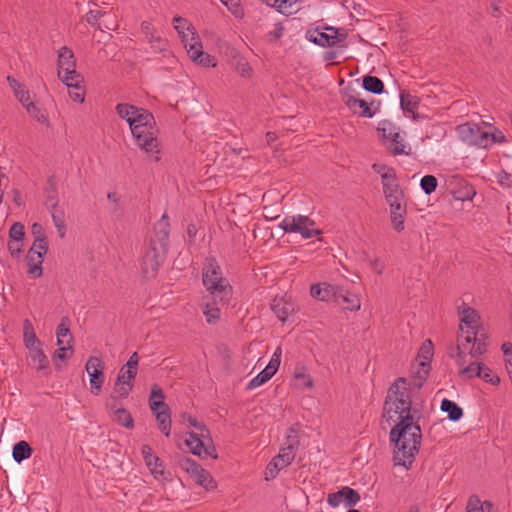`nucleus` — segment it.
I'll list each match as a JSON object with an SVG mask.
<instances>
[{"label":"nucleus","instance_id":"obj_1","mask_svg":"<svg viewBox=\"0 0 512 512\" xmlns=\"http://www.w3.org/2000/svg\"><path fill=\"white\" fill-rule=\"evenodd\" d=\"M417 413L418 410L412 407L411 384L406 378L399 377L387 391L383 418L389 424L395 423L389 434L394 445L393 461L406 469L414 462L422 441L420 417L415 418Z\"/></svg>","mask_w":512,"mask_h":512},{"label":"nucleus","instance_id":"obj_2","mask_svg":"<svg viewBox=\"0 0 512 512\" xmlns=\"http://www.w3.org/2000/svg\"><path fill=\"white\" fill-rule=\"evenodd\" d=\"M417 413L418 410L412 407L411 384L406 378L399 377L387 391L383 418L389 424L395 423L389 434L394 445L393 461L406 469L414 462L422 441L420 417L415 418Z\"/></svg>","mask_w":512,"mask_h":512},{"label":"nucleus","instance_id":"obj_3","mask_svg":"<svg viewBox=\"0 0 512 512\" xmlns=\"http://www.w3.org/2000/svg\"><path fill=\"white\" fill-rule=\"evenodd\" d=\"M170 223L166 214L154 226V236L149 246L144 250L141 259V273L144 278L152 279L157 275L158 269L168 251Z\"/></svg>","mask_w":512,"mask_h":512},{"label":"nucleus","instance_id":"obj_4","mask_svg":"<svg viewBox=\"0 0 512 512\" xmlns=\"http://www.w3.org/2000/svg\"><path fill=\"white\" fill-rule=\"evenodd\" d=\"M381 182L385 200L390 208V218L393 228L397 232L404 230V221L407 214L405 195L400 188L396 173L393 169H387L381 174Z\"/></svg>","mask_w":512,"mask_h":512},{"label":"nucleus","instance_id":"obj_5","mask_svg":"<svg viewBox=\"0 0 512 512\" xmlns=\"http://www.w3.org/2000/svg\"><path fill=\"white\" fill-rule=\"evenodd\" d=\"M138 110L130 121V130L136 145L146 153L158 154L160 149L155 118L147 109L138 107Z\"/></svg>","mask_w":512,"mask_h":512},{"label":"nucleus","instance_id":"obj_6","mask_svg":"<svg viewBox=\"0 0 512 512\" xmlns=\"http://www.w3.org/2000/svg\"><path fill=\"white\" fill-rule=\"evenodd\" d=\"M202 282L210 292L214 304L228 305L232 287L222 276L221 268L214 257L206 258L202 269Z\"/></svg>","mask_w":512,"mask_h":512},{"label":"nucleus","instance_id":"obj_7","mask_svg":"<svg viewBox=\"0 0 512 512\" xmlns=\"http://www.w3.org/2000/svg\"><path fill=\"white\" fill-rule=\"evenodd\" d=\"M461 334L458 336L456 347H450L449 356L457 358L458 366H462L466 363L465 352L469 349L468 353L473 358H478L486 352V343L484 340L478 337V331H466L464 335V329L460 326Z\"/></svg>","mask_w":512,"mask_h":512},{"label":"nucleus","instance_id":"obj_8","mask_svg":"<svg viewBox=\"0 0 512 512\" xmlns=\"http://www.w3.org/2000/svg\"><path fill=\"white\" fill-rule=\"evenodd\" d=\"M456 130L459 138L469 146L488 148L498 141L496 134L485 130L477 124L467 122L458 125Z\"/></svg>","mask_w":512,"mask_h":512},{"label":"nucleus","instance_id":"obj_9","mask_svg":"<svg viewBox=\"0 0 512 512\" xmlns=\"http://www.w3.org/2000/svg\"><path fill=\"white\" fill-rule=\"evenodd\" d=\"M314 226L315 222L304 215L286 216L279 225L286 233H299L304 239L321 234V231Z\"/></svg>","mask_w":512,"mask_h":512},{"label":"nucleus","instance_id":"obj_10","mask_svg":"<svg viewBox=\"0 0 512 512\" xmlns=\"http://www.w3.org/2000/svg\"><path fill=\"white\" fill-rule=\"evenodd\" d=\"M181 38L185 48L187 49V53L193 62L204 67H214L216 65L215 59L209 54L203 52L202 43L194 31H189V33L181 35Z\"/></svg>","mask_w":512,"mask_h":512},{"label":"nucleus","instance_id":"obj_11","mask_svg":"<svg viewBox=\"0 0 512 512\" xmlns=\"http://www.w3.org/2000/svg\"><path fill=\"white\" fill-rule=\"evenodd\" d=\"M85 369L90 377V392L97 396L101 392L105 379L103 362L99 357L91 356L85 365Z\"/></svg>","mask_w":512,"mask_h":512},{"label":"nucleus","instance_id":"obj_12","mask_svg":"<svg viewBox=\"0 0 512 512\" xmlns=\"http://www.w3.org/2000/svg\"><path fill=\"white\" fill-rule=\"evenodd\" d=\"M189 438L185 440L186 445L190 448V451L197 456H202L204 454L205 457L217 458L216 448L215 446L210 444H205L203 440H201L196 432H189Z\"/></svg>","mask_w":512,"mask_h":512},{"label":"nucleus","instance_id":"obj_13","mask_svg":"<svg viewBox=\"0 0 512 512\" xmlns=\"http://www.w3.org/2000/svg\"><path fill=\"white\" fill-rule=\"evenodd\" d=\"M58 77H62V74H70L71 70L76 69V60L71 49L63 46L58 51Z\"/></svg>","mask_w":512,"mask_h":512},{"label":"nucleus","instance_id":"obj_14","mask_svg":"<svg viewBox=\"0 0 512 512\" xmlns=\"http://www.w3.org/2000/svg\"><path fill=\"white\" fill-rule=\"evenodd\" d=\"M28 358L31 365L38 371L49 372V360L43 351L42 346L28 350Z\"/></svg>","mask_w":512,"mask_h":512},{"label":"nucleus","instance_id":"obj_15","mask_svg":"<svg viewBox=\"0 0 512 512\" xmlns=\"http://www.w3.org/2000/svg\"><path fill=\"white\" fill-rule=\"evenodd\" d=\"M334 300L340 304L343 303L344 308L350 311H356L360 309V299L354 293L344 291L337 287Z\"/></svg>","mask_w":512,"mask_h":512},{"label":"nucleus","instance_id":"obj_16","mask_svg":"<svg viewBox=\"0 0 512 512\" xmlns=\"http://www.w3.org/2000/svg\"><path fill=\"white\" fill-rule=\"evenodd\" d=\"M336 289V286L327 283L312 284L310 287V295L320 301H329L332 298L334 299Z\"/></svg>","mask_w":512,"mask_h":512},{"label":"nucleus","instance_id":"obj_17","mask_svg":"<svg viewBox=\"0 0 512 512\" xmlns=\"http://www.w3.org/2000/svg\"><path fill=\"white\" fill-rule=\"evenodd\" d=\"M306 37L309 41L322 47L335 45L337 39V35H333V32L330 34L321 32L318 29L307 31Z\"/></svg>","mask_w":512,"mask_h":512},{"label":"nucleus","instance_id":"obj_18","mask_svg":"<svg viewBox=\"0 0 512 512\" xmlns=\"http://www.w3.org/2000/svg\"><path fill=\"white\" fill-rule=\"evenodd\" d=\"M45 206L47 208H57L59 204L57 181L54 176L47 179L44 188Z\"/></svg>","mask_w":512,"mask_h":512},{"label":"nucleus","instance_id":"obj_19","mask_svg":"<svg viewBox=\"0 0 512 512\" xmlns=\"http://www.w3.org/2000/svg\"><path fill=\"white\" fill-rule=\"evenodd\" d=\"M106 406L108 409L114 410L113 420L117 424L127 429H132L134 427V419L131 413L128 412L125 408H117L115 405H111V401H107Z\"/></svg>","mask_w":512,"mask_h":512},{"label":"nucleus","instance_id":"obj_20","mask_svg":"<svg viewBox=\"0 0 512 512\" xmlns=\"http://www.w3.org/2000/svg\"><path fill=\"white\" fill-rule=\"evenodd\" d=\"M44 260V256L41 255L39 252L34 253L28 251L26 255V263L28 266L27 273L28 275L32 276L33 278H39L42 273V263Z\"/></svg>","mask_w":512,"mask_h":512},{"label":"nucleus","instance_id":"obj_21","mask_svg":"<svg viewBox=\"0 0 512 512\" xmlns=\"http://www.w3.org/2000/svg\"><path fill=\"white\" fill-rule=\"evenodd\" d=\"M23 342L28 350L42 346V342L36 336L29 319L23 321Z\"/></svg>","mask_w":512,"mask_h":512},{"label":"nucleus","instance_id":"obj_22","mask_svg":"<svg viewBox=\"0 0 512 512\" xmlns=\"http://www.w3.org/2000/svg\"><path fill=\"white\" fill-rule=\"evenodd\" d=\"M271 309L282 322H285L294 311L293 304L285 301L283 298H275L271 304Z\"/></svg>","mask_w":512,"mask_h":512},{"label":"nucleus","instance_id":"obj_23","mask_svg":"<svg viewBox=\"0 0 512 512\" xmlns=\"http://www.w3.org/2000/svg\"><path fill=\"white\" fill-rule=\"evenodd\" d=\"M33 449L28 442L21 440L13 446L12 457L15 462L21 463L22 461L31 457Z\"/></svg>","mask_w":512,"mask_h":512},{"label":"nucleus","instance_id":"obj_24","mask_svg":"<svg viewBox=\"0 0 512 512\" xmlns=\"http://www.w3.org/2000/svg\"><path fill=\"white\" fill-rule=\"evenodd\" d=\"M52 217V221L54 226L57 229L60 238H64L66 234V225H65V212L63 209L59 208H47Z\"/></svg>","mask_w":512,"mask_h":512},{"label":"nucleus","instance_id":"obj_25","mask_svg":"<svg viewBox=\"0 0 512 512\" xmlns=\"http://www.w3.org/2000/svg\"><path fill=\"white\" fill-rule=\"evenodd\" d=\"M443 412L448 413V419L451 421H458L463 416V410L452 400L443 399L440 406Z\"/></svg>","mask_w":512,"mask_h":512},{"label":"nucleus","instance_id":"obj_26","mask_svg":"<svg viewBox=\"0 0 512 512\" xmlns=\"http://www.w3.org/2000/svg\"><path fill=\"white\" fill-rule=\"evenodd\" d=\"M363 88L373 94H382L384 92V83L383 81L371 75H365L362 80Z\"/></svg>","mask_w":512,"mask_h":512},{"label":"nucleus","instance_id":"obj_27","mask_svg":"<svg viewBox=\"0 0 512 512\" xmlns=\"http://www.w3.org/2000/svg\"><path fill=\"white\" fill-rule=\"evenodd\" d=\"M461 315V322L467 326L469 331H475L480 318L477 311L471 307H466L462 310Z\"/></svg>","mask_w":512,"mask_h":512},{"label":"nucleus","instance_id":"obj_28","mask_svg":"<svg viewBox=\"0 0 512 512\" xmlns=\"http://www.w3.org/2000/svg\"><path fill=\"white\" fill-rule=\"evenodd\" d=\"M400 106L403 111L415 113L419 106V100L416 96L403 90L400 93Z\"/></svg>","mask_w":512,"mask_h":512},{"label":"nucleus","instance_id":"obj_29","mask_svg":"<svg viewBox=\"0 0 512 512\" xmlns=\"http://www.w3.org/2000/svg\"><path fill=\"white\" fill-rule=\"evenodd\" d=\"M68 322H69L68 318L64 317V318H62L61 323L57 326L56 337H57V345L58 346L63 345L65 342L67 344H70V342L73 339L72 334L70 333V330L68 327Z\"/></svg>","mask_w":512,"mask_h":512},{"label":"nucleus","instance_id":"obj_30","mask_svg":"<svg viewBox=\"0 0 512 512\" xmlns=\"http://www.w3.org/2000/svg\"><path fill=\"white\" fill-rule=\"evenodd\" d=\"M198 485L204 487L206 490H212L216 487L215 482L213 481L209 472H207L204 468H200L199 472L191 477Z\"/></svg>","mask_w":512,"mask_h":512},{"label":"nucleus","instance_id":"obj_31","mask_svg":"<svg viewBox=\"0 0 512 512\" xmlns=\"http://www.w3.org/2000/svg\"><path fill=\"white\" fill-rule=\"evenodd\" d=\"M116 112L121 119L126 120L130 125V121L133 120L134 113L139 112V110L137 106L128 103H119L116 105Z\"/></svg>","mask_w":512,"mask_h":512},{"label":"nucleus","instance_id":"obj_32","mask_svg":"<svg viewBox=\"0 0 512 512\" xmlns=\"http://www.w3.org/2000/svg\"><path fill=\"white\" fill-rule=\"evenodd\" d=\"M178 465L182 470L186 471L191 477L196 475L201 468V466L195 460L186 456H180L178 458Z\"/></svg>","mask_w":512,"mask_h":512},{"label":"nucleus","instance_id":"obj_33","mask_svg":"<svg viewBox=\"0 0 512 512\" xmlns=\"http://www.w3.org/2000/svg\"><path fill=\"white\" fill-rule=\"evenodd\" d=\"M59 79L67 86V88H77L83 82V77L80 73L76 71V69L71 70L70 74H62V77Z\"/></svg>","mask_w":512,"mask_h":512},{"label":"nucleus","instance_id":"obj_34","mask_svg":"<svg viewBox=\"0 0 512 512\" xmlns=\"http://www.w3.org/2000/svg\"><path fill=\"white\" fill-rule=\"evenodd\" d=\"M481 363L479 362H471L469 365L460 366L459 375L465 379H471L474 377H479L481 371Z\"/></svg>","mask_w":512,"mask_h":512},{"label":"nucleus","instance_id":"obj_35","mask_svg":"<svg viewBox=\"0 0 512 512\" xmlns=\"http://www.w3.org/2000/svg\"><path fill=\"white\" fill-rule=\"evenodd\" d=\"M387 147L393 155H410L411 148L406 150V144L401 136L400 138H391Z\"/></svg>","mask_w":512,"mask_h":512},{"label":"nucleus","instance_id":"obj_36","mask_svg":"<svg viewBox=\"0 0 512 512\" xmlns=\"http://www.w3.org/2000/svg\"><path fill=\"white\" fill-rule=\"evenodd\" d=\"M73 353L72 346L67 344V346L60 345L57 350H55L52 360L57 370L61 369V366L58 364V360L63 361L69 358Z\"/></svg>","mask_w":512,"mask_h":512},{"label":"nucleus","instance_id":"obj_37","mask_svg":"<svg viewBox=\"0 0 512 512\" xmlns=\"http://www.w3.org/2000/svg\"><path fill=\"white\" fill-rule=\"evenodd\" d=\"M156 419H157V421L159 423V428H160L161 432L166 437H169L170 436V432H171V416H170V411L169 412L160 411V413H157Z\"/></svg>","mask_w":512,"mask_h":512},{"label":"nucleus","instance_id":"obj_38","mask_svg":"<svg viewBox=\"0 0 512 512\" xmlns=\"http://www.w3.org/2000/svg\"><path fill=\"white\" fill-rule=\"evenodd\" d=\"M342 102L349 108L353 113H358L357 105L360 101L355 95H353L348 89L340 92Z\"/></svg>","mask_w":512,"mask_h":512},{"label":"nucleus","instance_id":"obj_39","mask_svg":"<svg viewBox=\"0 0 512 512\" xmlns=\"http://www.w3.org/2000/svg\"><path fill=\"white\" fill-rule=\"evenodd\" d=\"M117 27L115 17L110 12L103 11L101 21L98 23V29L104 30H115Z\"/></svg>","mask_w":512,"mask_h":512},{"label":"nucleus","instance_id":"obj_40","mask_svg":"<svg viewBox=\"0 0 512 512\" xmlns=\"http://www.w3.org/2000/svg\"><path fill=\"white\" fill-rule=\"evenodd\" d=\"M299 431L300 426L298 424L293 425L288 429V434L286 436L288 447H293V449L298 450L300 445Z\"/></svg>","mask_w":512,"mask_h":512},{"label":"nucleus","instance_id":"obj_41","mask_svg":"<svg viewBox=\"0 0 512 512\" xmlns=\"http://www.w3.org/2000/svg\"><path fill=\"white\" fill-rule=\"evenodd\" d=\"M27 112L34 117L38 122L44 124L48 121L46 112L36 106L33 102L26 105Z\"/></svg>","mask_w":512,"mask_h":512},{"label":"nucleus","instance_id":"obj_42","mask_svg":"<svg viewBox=\"0 0 512 512\" xmlns=\"http://www.w3.org/2000/svg\"><path fill=\"white\" fill-rule=\"evenodd\" d=\"M148 42L155 53L166 51L168 47V41L159 35H152V37H149Z\"/></svg>","mask_w":512,"mask_h":512},{"label":"nucleus","instance_id":"obj_43","mask_svg":"<svg viewBox=\"0 0 512 512\" xmlns=\"http://www.w3.org/2000/svg\"><path fill=\"white\" fill-rule=\"evenodd\" d=\"M132 388H133V384H126V383L119 382L116 380L115 387H114V392L116 393V396H110L108 401H111V398H113L115 400L117 397L127 398L129 396V393L132 390Z\"/></svg>","mask_w":512,"mask_h":512},{"label":"nucleus","instance_id":"obj_44","mask_svg":"<svg viewBox=\"0 0 512 512\" xmlns=\"http://www.w3.org/2000/svg\"><path fill=\"white\" fill-rule=\"evenodd\" d=\"M297 450L293 447H284L280 450L279 454L274 457L276 461H284L286 464H291L295 459Z\"/></svg>","mask_w":512,"mask_h":512},{"label":"nucleus","instance_id":"obj_45","mask_svg":"<svg viewBox=\"0 0 512 512\" xmlns=\"http://www.w3.org/2000/svg\"><path fill=\"white\" fill-rule=\"evenodd\" d=\"M420 186L426 194L430 195L437 188V179L433 175H425L420 181Z\"/></svg>","mask_w":512,"mask_h":512},{"label":"nucleus","instance_id":"obj_46","mask_svg":"<svg viewBox=\"0 0 512 512\" xmlns=\"http://www.w3.org/2000/svg\"><path fill=\"white\" fill-rule=\"evenodd\" d=\"M374 103V101L368 103L367 101L360 99L357 105V109H360V111L358 112L359 116L372 118L376 114V110L372 109Z\"/></svg>","mask_w":512,"mask_h":512},{"label":"nucleus","instance_id":"obj_47","mask_svg":"<svg viewBox=\"0 0 512 512\" xmlns=\"http://www.w3.org/2000/svg\"><path fill=\"white\" fill-rule=\"evenodd\" d=\"M397 126L390 120H382L378 123L377 131L379 132L382 139L390 137L391 133L395 131Z\"/></svg>","mask_w":512,"mask_h":512},{"label":"nucleus","instance_id":"obj_48","mask_svg":"<svg viewBox=\"0 0 512 512\" xmlns=\"http://www.w3.org/2000/svg\"><path fill=\"white\" fill-rule=\"evenodd\" d=\"M24 225L20 222H15L9 229L10 241L20 242L24 238Z\"/></svg>","mask_w":512,"mask_h":512},{"label":"nucleus","instance_id":"obj_49","mask_svg":"<svg viewBox=\"0 0 512 512\" xmlns=\"http://www.w3.org/2000/svg\"><path fill=\"white\" fill-rule=\"evenodd\" d=\"M203 313H204V315L206 317V321L209 324L215 323L220 318V308L219 307L210 306L209 303H205L204 304Z\"/></svg>","mask_w":512,"mask_h":512},{"label":"nucleus","instance_id":"obj_50","mask_svg":"<svg viewBox=\"0 0 512 512\" xmlns=\"http://www.w3.org/2000/svg\"><path fill=\"white\" fill-rule=\"evenodd\" d=\"M479 378L492 385H498L500 378L488 367L481 365Z\"/></svg>","mask_w":512,"mask_h":512},{"label":"nucleus","instance_id":"obj_51","mask_svg":"<svg viewBox=\"0 0 512 512\" xmlns=\"http://www.w3.org/2000/svg\"><path fill=\"white\" fill-rule=\"evenodd\" d=\"M136 375H137V371H134V370L126 368L125 366H122L118 373L116 380L119 382L126 383V384H133V380L136 377Z\"/></svg>","mask_w":512,"mask_h":512},{"label":"nucleus","instance_id":"obj_52","mask_svg":"<svg viewBox=\"0 0 512 512\" xmlns=\"http://www.w3.org/2000/svg\"><path fill=\"white\" fill-rule=\"evenodd\" d=\"M342 491L344 501L346 502L347 506L355 505L360 500V495L356 490L350 487H344L342 488Z\"/></svg>","mask_w":512,"mask_h":512},{"label":"nucleus","instance_id":"obj_53","mask_svg":"<svg viewBox=\"0 0 512 512\" xmlns=\"http://www.w3.org/2000/svg\"><path fill=\"white\" fill-rule=\"evenodd\" d=\"M103 11L96 8L90 9L84 16V19L91 26H95L98 29V23L101 21Z\"/></svg>","mask_w":512,"mask_h":512},{"label":"nucleus","instance_id":"obj_54","mask_svg":"<svg viewBox=\"0 0 512 512\" xmlns=\"http://www.w3.org/2000/svg\"><path fill=\"white\" fill-rule=\"evenodd\" d=\"M150 470L151 474L154 475L155 478L163 475V462L162 460L156 456L155 454L151 457V466H147Z\"/></svg>","mask_w":512,"mask_h":512},{"label":"nucleus","instance_id":"obj_55","mask_svg":"<svg viewBox=\"0 0 512 512\" xmlns=\"http://www.w3.org/2000/svg\"><path fill=\"white\" fill-rule=\"evenodd\" d=\"M28 251L34 253L39 252L41 255L44 256L48 251L47 239L36 238Z\"/></svg>","mask_w":512,"mask_h":512},{"label":"nucleus","instance_id":"obj_56","mask_svg":"<svg viewBox=\"0 0 512 512\" xmlns=\"http://www.w3.org/2000/svg\"><path fill=\"white\" fill-rule=\"evenodd\" d=\"M173 22L175 23V29L180 35L185 34V30L194 31V28H192L190 25H188V22L185 18H182L180 16H176L173 19Z\"/></svg>","mask_w":512,"mask_h":512},{"label":"nucleus","instance_id":"obj_57","mask_svg":"<svg viewBox=\"0 0 512 512\" xmlns=\"http://www.w3.org/2000/svg\"><path fill=\"white\" fill-rule=\"evenodd\" d=\"M14 95L22 103L24 107H26L27 104L32 103L30 101L29 91L24 84L21 85V88L16 89L14 91Z\"/></svg>","mask_w":512,"mask_h":512},{"label":"nucleus","instance_id":"obj_58","mask_svg":"<svg viewBox=\"0 0 512 512\" xmlns=\"http://www.w3.org/2000/svg\"><path fill=\"white\" fill-rule=\"evenodd\" d=\"M419 366H420V369L417 372L419 382L414 383V385L417 386L418 388H420L423 385V382L426 380V378L429 375V363H427L425 361H421L419 363Z\"/></svg>","mask_w":512,"mask_h":512},{"label":"nucleus","instance_id":"obj_59","mask_svg":"<svg viewBox=\"0 0 512 512\" xmlns=\"http://www.w3.org/2000/svg\"><path fill=\"white\" fill-rule=\"evenodd\" d=\"M419 356L423 358V361L427 362L431 360L433 356V345L430 340L424 342L420 348Z\"/></svg>","mask_w":512,"mask_h":512},{"label":"nucleus","instance_id":"obj_60","mask_svg":"<svg viewBox=\"0 0 512 512\" xmlns=\"http://www.w3.org/2000/svg\"><path fill=\"white\" fill-rule=\"evenodd\" d=\"M270 378L266 376L262 371L258 373L253 379L250 380V382L247 385L248 390H252L254 388H257L267 381H269Z\"/></svg>","mask_w":512,"mask_h":512},{"label":"nucleus","instance_id":"obj_61","mask_svg":"<svg viewBox=\"0 0 512 512\" xmlns=\"http://www.w3.org/2000/svg\"><path fill=\"white\" fill-rule=\"evenodd\" d=\"M281 471L279 466H277V461L273 458L266 467V477L267 481L276 478L278 473Z\"/></svg>","mask_w":512,"mask_h":512},{"label":"nucleus","instance_id":"obj_62","mask_svg":"<svg viewBox=\"0 0 512 512\" xmlns=\"http://www.w3.org/2000/svg\"><path fill=\"white\" fill-rule=\"evenodd\" d=\"M69 97L74 101L78 103H83L85 99V91L83 87L77 86V88H69Z\"/></svg>","mask_w":512,"mask_h":512},{"label":"nucleus","instance_id":"obj_63","mask_svg":"<svg viewBox=\"0 0 512 512\" xmlns=\"http://www.w3.org/2000/svg\"><path fill=\"white\" fill-rule=\"evenodd\" d=\"M280 366V360H277V358H271L268 365L262 370L264 374H266L267 377L270 379L275 375L278 368Z\"/></svg>","mask_w":512,"mask_h":512},{"label":"nucleus","instance_id":"obj_64","mask_svg":"<svg viewBox=\"0 0 512 512\" xmlns=\"http://www.w3.org/2000/svg\"><path fill=\"white\" fill-rule=\"evenodd\" d=\"M149 406L151 411L157 415V413H160V411H166L169 412L170 408L169 406L164 402V399L156 400V401H149Z\"/></svg>","mask_w":512,"mask_h":512}]
</instances>
